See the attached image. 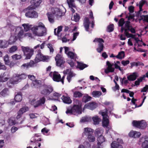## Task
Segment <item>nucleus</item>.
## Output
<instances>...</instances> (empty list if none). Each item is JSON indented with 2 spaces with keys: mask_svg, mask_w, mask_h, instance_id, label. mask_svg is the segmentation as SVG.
Here are the masks:
<instances>
[{
  "mask_svg": "<svg viewBox=\"0 0 148 148\" xmlns=\"http://www.w3.org/2000/svg\"><path fill=\"white\" fill-rule=\"evenodd\" d=\"M42 89L40 92V93L45 96H48L53 90L52 86L50 85L44 84L42 85Z\"/></svg>",
  "mask_w": 148,
  "mask_h": 148,
  "instance_id": "f257e3e1",
  "label": "nucleus"
},
{
  "mask_svg": "<svg viewBox=\"0 0 148 148\" xmlns=\"http://www.w3.org/2000/svg\"><path fill=\"white\" fill-rule=\"evenodd\" d=\"M21 49L24 53V56L25 57V59H29L34 53V50L30 49L28 47H21Z\"/></svg>",
  "mask_w": 148,
  "mask_h": 148,
  "instance_id": "f03ea898",
  "label": "nucleus"
},
{
  "mask_svg": "<svg viewBox=\"0 0 148 148\" xmlns=\"http://www.w3.org/2000/svg\"><path fill=\"white\" fill-rule=\"evenodd\" d=\"M33 7L29 6L27 8L28 10L25 14V16L28 18H36L38 16V13L33 9H34Z\"/></svg>",
  "mask_w": 148,
  "mask_h": 148,
  "instance_id": "7ed1b4c3",
  "label": "nucleus"
},
{
  "mask_svg": "<svg viewBox=\"0 0 148 148\" xmlns=\"http://www.w3.org/2000/svg\"><path fill=\"white\" fill-rule=\"evenodd\" d=\"M93 42H97L99 43L98 47L97 48L96 50L98 52L101 53L103 51L104 47L103 43L104 42V40L101 38H95L93 40Z\"/></svg>",
  "mask_w": 148,
  "mask_h": 148,
  "instance_id": "20e7f679",
  "label": "nucleus"
},
{
  "mask_svg": "<svg viewBox=\"0 0 148 148\" xmlns=\"http://www.w3.org/2000/svg\"><path fill=\"white\" fill-rule=\"evenodd\" d=\"M49 76L52 78L53 81L59 82L60 79V75L58 72L54 71L51 72L49 74Z\"/></svg>",
  "mask_w": 148,
  "mask_h": 148,
  "instance_id": "39448f33",
  "label": "nucleus"
},
{
  "mask_svg": "<svg viewBox=\"0 0 148 148\" xmlns=\"http://www.w3.org/2000/svg\"><path fill=\"white\" fill-rule=\"evenodd\" d=\"M55 60L56 61V65L58 66L62 67V65H63L65 62L63 60V58L59 54L56 55Z\"/></svg>",
  "mask_w": 148,
  "mask_h": 148,
  "instance_id": "423d86ee",
  "label": "nucleus"
},
{
  "mask_svg": "<svg viewBox=\"0 0 148 148\" xmlns=\"http://www.w3.org/2000/svg\"><path fill=\"white\" fill-rule=\"evenodd\" d=\"M84 25L86 31L88 32L89 33H91L92 30L89 29V27L90 22L89 18L87 17H86L84 18Z\"/></svg>",
  "mask_w": 148,
  "mask_h": 148,
  "instance_id": "0eeeda50",
  "label": "nucleus"
},
{
  "mask_svg": "<svg viewBox=\"0 0 148 148\" xmlns=\"http://www.w3.org/2000/svg\"><path fill=\"white\" fill-rule=\"evenodd\" d=\"M94 132V130L88 127L85 128L84 129V132L82 134V137L86 138V137L89 135L92 134Z\"/></svg>",
  "mask_w": 148,
  "mask_h": 148,
  "instance_id": "6e6552de",
  "label": "nucleus"
},
{
  "mask_svg": "<svg viewBox=\"0 0 148 148\" xmlns=\"http://www.w3.org/2000/svg\"><path fill=\"white\" fill-rule=\"evenodd\" d=\"M14 29H15L14 34L17 35L18 39L21 38L24 33L23 29L22 27L18 26L15 27Z\"/></svg>",
  "mask_w": 148,
  "mask_h": 148,
  "instance_id": "1a4fd4ad",
  "label": "nucleus"
},
{
  "mask_svg": "<svg viewBox=\"0 0 148 148\" xmlns=\"http://www.w3.org/2000/svg\"><path fill=\"white\" fill-rule=\"evenodd\" d=\"M97 106V103L95 102H90L86 104L83 108V110L85 109H88L91 110L95 109Z\"/></svg>",
  "mask_w": 148,
  "mask_h": 148,
  "instance_id": "9d476101",
  "label": "nucleus"
},
{
  "mask_svg": "<svg viewBox=\"0 0 148 148\" xmlns=\"http://www.w3.org/2000/svg\"><path fill=\"white\" fill-rule=\"evenodd\" d=\"M29 108L27 107H24L21 108L17 112V115L16 116V119H20L22 116L23 114L27 111L28 110Z\"/></svg>",
  "mask_w": 148,
  "mask_h": 148,
  "instance_id": "9b49d317",
  "label": "nucleus"
},
{
  "mask_svg": "<svg viewBox=\"0 0 148 148\" xmlns=\"http://www.w3.org/2000/svg\"><path fill=\"white\" fill-rule=\"evenodd\" d=\"M72 108L73 110V114L77 115L82 114V107H81V106L79 107L73 106Z\"/></svg>",
  "mask_w": 148,
  "mask_h": 148,
  "instance_id": "f8f14e48",
  "label": "nucleus"
},
{
  "mask_svg": "<svg viewBox=\"0 0 148 148\" xmlns=\"http://www.w3.org/2000/svg\"><path fill=\"white\" fill-rule=\"evenodd\" d=\"M26 77V75L24 73H23L21 75L17 74L15 78L17 80H14V83L16 84L18 82H20L21 80L25 79Z\"/></svg>",
  "mask_w": 148,
  "mask_h": 148,
  "instance_id": "ddd939ff",
  "label": "nucleus"
},
{
  "mask_svg": "<svg viewBox=\"0 0 148 148\" xmlns=\"http://www.w3.org/2000/svg\"><path fill=\"white\" fill-rule=\"evenodd\" d=\"M52 12L55 16L57 17H61L62 16L63 13L61 10L58 8H55L52 9Z\"/></svg>",
  "mask_w": 148,
  "mask_h": 148,
  "instance_id": "4468645a",
  "label": "nucleus"
},
{
  "mask_svg": "<svg viewBox=\"0 0 148 148\" xmlns=\"http://www.w3.org/2000/svg\"><path fill=\"white\" fill-rule=\"evenodd\" d=\"M32 85L35 88H39L42 86L41 81L39 80L36 79L32 81Z\"/></svg>",
  "mask_w": 148,
  "mask_h": 148,
  "instance_id": "2eb2a0df",
  "label": "nucleus"
},
{
  "mask_svg": "<svg viewBox=\"0 0 148 148\" xmlns=\"http://www.w3.org/2000/svg\"><path fill=\"white\" fill-rule=\"evenodd\" d=\"M38 26L39 28H41L44 29V30L45 32L42 31L41 32V33H37L38 34H37V35L39 36H42L44 35H45L46 34V29L45 27L44 24L41 22H39L38 23Z\"/></svg>",
  "mask_w": 148,
  "mask_h": 148,
  "instance_id": "dca6fc26",
  "label": "nucleus"
},
{
  "mask_svg": "<svg viewBox=\"0 0 148 148\" xmlns=\"http://www.w3.org/2000/svg\"><path fill=\"white\" fill-rule=\"evenodd\" d=\"M43 55L41 52V50L40 49L38 50V53L36 54V58L34 59V61L35 64L41 61L42 57Z\"/></svg>",
  "mask_w": 148,
  "mask_h": 148,
  "instance_id": "f3484780",
  "label": "nucleus"
},
{
  "mask_svg": "<svg viewBox=\"0 0 148 148\" xmlns=\"http://www.w3.org/2000/svg\"><path fill=\"white\" fill-rule=\"evenodd\" d=\"M138 75L137 73L135 72L132 74L128 75L127 78L128 80L130 81H134L138 77Z\"/></svg>",
  "mask_w": 148,
  "mask_h": 148,
  "instance_id": "a211bd4d",
  "label": "nucleus"
},
{
  "mask_svg": "<svg viewBox=\"0 0 148 148\" xmlns=\"http://www.w3.org/2000/svg\"><path fill=\"white\" fill-rule=\"evenodd\" d=\"M35 64V62L31 60L29 62L23 64L21 66V67L23 69H27L29 67L33 66Z\"/></svg>",
  "mask_w": 148,
  "mask_h": 148,
  "instance_id": "6ab92c4d",
  "label": "nucleus"
},
{
  "mask_svg": "<svg viewBox=\"0 0 148 148\" xmlns=\"http://www.w3.org/2000/svg\"><path fill=\"white\" fill-rule=\"evenodd\" d=\"M77 64L76 68L79 69L80 70H83L84 68H86L88 66V65L83 63V62H79L78 61L77 62Z\"/></svg>",
  "mask_w": 148,
  "mask_h": 148,
  "instance_id": "aec40b11",
  "label": "nucleus"
},
{
  "mask_svg": "<svg viewBox=\"0 0 148 148\" xmlns=\"http://www.w3.org/2000/svg\"><path fill=\"white\" fill-rule=\"evenodd\" d=\"M63 102L65 103L70 104L72 103V100L70 97L63 95L61 97Z\"/></svg>",
  "mask_w": 148,
  "mask_h": 148,
  "instance_id": "412c9836",
  "label": "nucleus"
},
{
  "mask_svg": "<svg viewBox=\"0 0 148 148\" xmlns=\"http://www.w3.org/2000/svg\"><path fill=\"white\" fill-rule=\"evenodd\" d=\"M22 99V93L20 92H17L16 94L15 95L14 98V99L16 102H19Z\"/></svg>",
  "mask_w": 148,
  "mask_h": 148,
  "instance_id": "4be33fe9",
  "label": "nucleus"
},
{
  "mask_svg": "<svg viewBox=\"0 0 148 148\" xmlns=\"http://www.w3.org/2000/svg\"><path fill=\"white\" fill-rule=\"evenodd\" d=\"M67 55L71 59L75 60H76L77 59H78V56L77 54L73 52L69 51L68 52Z\"/></svg>",
  "mask_w": 148,
  "mask_h": 148,
  "instance_id": "5701e85b",
  "label": "nucleus"
},
{
  "mask_svg": "<svg viewBox=\"0 0 148 148\" xmlns=\"http://www.w3.org/2000/svg\"><path fill=\"white\" fill-rule=\"evenodd\" d=\"M8 41L5 40H0V48L4 49L8 46Z\"/></svg>",
  "mask_w": 148,
  "mask_h": 148,
  "instance_id": "b1692460",
  "label": "nucleus"
},
{
  "mask_svg": "<svg viewBox=\"0 0 148 148\" xmlns=\"http://www.w3.org/2000/svg\"><path fill=\"white\" fill-rule=\"evenodd\" d=\"M47 14L50 22L51 23H53L54 22V16H55L53 13L52 12H48Z\"/></svg>",
  "mask_w": 148,
  "mask_h": 148,
  "instance_id": "393cba45",
  "label": "nucleus"
},
{
  "mask_svg": "<svg viewBox=\"0 0 148 148\" xmlns=\"http://www.w3.org/2000/svg\"><path fill=\"white\" fill-rule=\"evenodd\" d=\"M111 148H122V146L118 142L114 141L111 145Z\"/></svg>",
  "mask_w": 148,
  "mask_h": 148,
  "instance_id": "a878e982",
  "label": "nucleus"
},
{
  "mask_svg": "<svg viewBox=\"0 0 148 148\" xmlns=\"http://www.w3.org/2000/svg\"><path fill=\"white\" fill-rule=\"evenodd\" d=\"M102 123V126L104 127L111 126L109 125V121L108 118H103Z\"/></svg>",
  "mask_w": 148,
  "mask_h": 148,
  "instance_id": "bb28decb",
  "label": "nucleus"
},
{
  "mask_svg": "<svg viewBox=\"0 0 148 148\" xmlns=\"http://www.w3.org/2000/svg\"><path fill=\"white\" fill-rule=\"evenodd\" d=\"M97 145L99 146L101 145V143L105 141V139L104 137L101 134L99 136H98L97 139Z\"/></svg>",
  "mask_w": 148,
  "mask_h": 148,
  "instance_id": "cd10ccee",
  "label": "nucleus"
},
{
  "mask_svg": "<svg viewBox=\"0 0 148 148\" xmlns=\"http://www.w3.org/2000/svg\"><path fill=\"white\" fill-rule=\"evenodd\" d=\"M5 76L6 74L5 73H1L0 75V82H3L7 81L9 78Z\"/></svg>",
  "mask_w": 148,
  "mask_h": 148,
  "instance_id": "c85d7f7f",
  "label": "nucleus"
},
{
  "mask_svg": "<svg viewBox=\"0 0 148 148\" xmlns=\"http://www.w3.org/2000/svg\"><path fill=\"white\" fill-rule=\"evenodd\" d=\"M17 37L15 36H11L8 41V45L13 44L17 40Z\"/></svg>",
  "mask_w": 148,
  "mask_h": 148,
  "instance_id": "c756f323",
  "label": "nucleus"
},
{
  "mask_svg": "<svg viewBox=\"0 0 148 148\" xmlns=\"http://www.w3.org/2000/svg\"><path fill=\"white\" fill-rule=\"evenodd\" d=\"M103 110H104V111H103L101 110L99 112V113L102 116H103V118H108V109L106 108Z\"/></svg>",
  "mask_w": 148,
  "mask_h": 148,
  "instance_id": "7c9ffc66",
  "label": "nucleus"
},
{
  "mask_svg": "<svg viewBox=\"0 0 148 148\" xmlns=\"http://www.w3.org/2000/svg\"><path fill=\"white\" fill-rule=\"evenodd\" d=\"M92 97L89 96L88 94H86L83 96L82 101L83 102L86 103L91 99Z\"/></svg>",
  "mask_w": 148,
  "mask_h": 148,
  "instance_id": "2f4dec72",
  "label": "nucleus"
},
{
  "mask_svg": "<svg viewBox=\"0 0 148 148\" xmlns=\"http://www.w3.org/2000/svg\"><path fill=\"white\" fill-rule=\"evenodd\" d=\"M9 91L8 88H5L0 92V94L3 97H5L9 95Z\"/></svg>",
  "mask_w": 148,
  "mask_h": 148,
  "instance_id": "473e14b6",
  "label": "nucleus"
},
{
  "mask_svg": "<svg viewBox=\"0 0 148 148\" xmlns=\"http://www.w3.org/2000/svg\"><path fill=\"white\" fill-rule=\"evenodd\" d=\"M140 126H139V129H143L145 128L147 126V124L145 121L144 120H142L140 121Z\"/></svg>",
  "mask_w": 148,
  "mask_h": 148,
  "instance_id": "72a5a7b5",
  "label": "nucleus"
},
{
  "mask_svg": "<svg viewBox=\"0 0 148 148\" xmlns=\"http://www.w3.org/2000/svg\"><path fill=\"white\" fill-rule=\"evenodd\" d=\"M102 95L101 92L99 91H93L92 92L93 97H99Z\"/></svg>",
  "mask_w": 148,
  "mask_h": 148,
  "instance_id": "f704fd0d",
  "label": "nucleus"
},
{
  "mask_svg": "<svg viewBox=\"0 0 148 148\" xmlns=\"http://www.w3.org/2000/svg\"><path fill=\"white\" fill-rule=\"evenodd\" d=\"M92 119L94 122V124L95 125H97L101 121V119L99 118L97 116L93 117L92 118Z\"/></svg>",
  "mask_w": 148,
  "mask_h": 148,
  "instance_id": "c9c22d12",
  "label": "nucleus"
},
{
  "mask_svg": "<svg viewBox=\"0 0 148 148\" xmlns=\"http://www.w3.org/2000/svg\"><path fill=\"white\" fill-rule=\"evenodd\" d=\"M41 0H32L30 2L31 4L35 6H38L41 2Z\"/></svg>",
  "mask_w": 148,
  "mask_h": 148,
  "instance_id": "e433bc0d",
  "label": "nucleus"
},
{
  "mask_svg": "<svg viewBox=\"0 0 148 148\" xmlns=\"http://www.w3.org/2000/svg\"><path fill=\"white\" fill-rule=\"evenodd\" d=\"M125 52L123 51L119 52L118 54L115 57L119 59H122L125 57Z\"/></svg>",
  "mask_w": 148,
  "mask_h": 148,
  "instance_id": "4c0bfd02",
  "label": "nucleus"
},
{
  "mask_svg": "<svg viewBox=\"0 0 148 148\" xmlns=\"http://www.w3.org/2000/svg\"><path fill=\"white\" fill-rule=\"evenodd\" d=\"M81 106V107L82 106V103L80 101L76 99H74L73 100V106Z\"/></svg>",
  "mask_w": 148,
  "mask_h": 148,
  "instance_id": "58836bf2",
  "label": "nucleus"
},
{
  "mask_svg": "<svg viewBox=\"0 0 148 148\" xmlns=\"http://www.w3.org/2000/svg\"><path fill=\"white\" fill-rule=\"evenodd\" d=\"M140 18L139 19L140 21L143 20V21L148 23V15H140Z\"/></svg>",
  "mask_w": 148,
  "mask_h": 148,
  "instance_id": "ea45409f",
  "label": "nucleus"
},
{
  "mask_svg": "<svg viewBox=\"0 0 148 148\" xmlns=\"http://www.w3.org/2000/svg\"><path fill=\"white\" fill-rule=\"evenodd\" d=\"M83 94L78 91H76L73 93V97L75 98H80L82 97Z\"/></svg>",
  "mask_w": 148,
  "mask_h": 148,
  "instance_id": "a19ab883",
  "label": "nucleus"
},
{
  "mask_svg": "<svg viewBox=\"0 0 148 148\" xmlns=\"http://www.w3.org/2000/svg\"><path fill=\"white\" fill-rule=\"evenodd\" d=\"M140 121L133 120L132 122V124L134 127L139 128L140 126Z\"/></svg>",
  "mask_w": 148,
  "mask_h": 148,
  "instance_id": "79ce46f5",
  "label": "nucleus"
},
{
  "mask_svg": "<svg viewBox=\"0 0 148 148\" xmlns=\"http://www.w3.org/2000/svg\"><path fill=\"white\" fill-rule=\"evenodd\" d=\"M91 119V118L87 116L83 117L80 120V122L84 123L86 122L89 121Z\"/></svg>",
  "mask_w": 148,
  "mask_h": 148,
  "instance_id": "37998d69",
  "label": "nucleus"
},
{
  "mask_svg": "<svg viewBox=\"0 0 148 148\" xmlns=\"http://www.w3.org/2000/svg\"><path fill=\"white\" fill-rule=\"evenodd\" d=\"M3 60L6 65H9L10 61L9 60V57L8 55H6L4 57Z\"/></svg>",
  "mask_w": 148,
  "mask_h": 148,
  "instance_id": "c03bdc74",
  "label": "nucleus"
},
{
  "mask_svg": "<svg viewBox=\"0 0 148 148\" xmlns=\"http://www.w3.org/2000/svg\"><path fill=\"white\" fill-rule=\"evenodd\" d=\"M92 135V134L89 135L86 137L88 138V140L90 142H93L95 140V137Z\"/></svg>",
  "mask_w": 148,
  "mask_h": 148,
  "instance_id": "a18cd8bd",
  "label": "nucleus"
},
{
  "mask_svg": "<svg viewBox=\"0 0 148 148\" xmlns=\"http://www.w3.org/2000/svg\"><path fill=\"white\" fill-rule=\"evenodd\" d=\"M45 101L46 99L44 97H43L42 98H40L39 100H38L37 101L41 106L45 103Z\"/></svg>",
  "mask_w": 148,
  "mask_h": 148,
  "instance_id": "49530a36",
  "label": "nucleus"
},
{
  "mask_svg": "<svg viewBox=\"0 0 148 148\" xmlns=\"http://www.w3.org/2000/svg\"><path fill=\"white\" fill-rule=\"evenodd\" d=\"M17 49V47L16 46H13L10 49L9 52L10 53L14 52L16 51Z\"/></svg>",
  "mask_w": 148,
  "mask_h": 148,
  "instance_id": "de8ad7c7",
  "label": "nucleus"
},
{
  "mask_svg": "<svg viewBox=\"0 0 148 148\" xmlns=\"http://www.w3.org/2000/svg\"><path fill=\"white\" fill-rule=\"evenodd\" d=\"M125 23V19L122 18L120 19L118 22V25L119 27L123 26V25Z\"/></svg>",
  "mask_w": 148,
  "mask_h": 148,
  "instance_id": "09e8293b",
  "label": "nucleus"
},
{
  "mask_svg": "<svg viewBox=\"0 0 148 148\" xmlns=\"http://www.w3.org/2000/svg\"><path fill=\"white\" fill-rule=\"evenodd\" d=\"M142 148H148V140H145L142 145Z\"/></svg>",
  "mask_w": 148,
  "mask_h": 148,
  "instance_id": "8fccbe9b",
  "label": "nucleus"
},
{
  "mask_svg": "<svg viewBox=\"0 0 148 148\" xmlns=\"http://www.w3.org/2000/svg\"><path fill=\"white\" fill-rule=\"evenodd\" d=\"M12 58L14 60H17L20 59L21 58V56L20 55H18L17 54H15L12 56Z\"/></svg>",
  "mask_w": 148,
  "mask_h": 148,
  "instance_id": "3c124183",
  "label": "nucleus"
},
{
  "mask_svg": "<svg viewBox=\"0 0 148 148\" xmlns=\"http://www.w3.org/2000/svg\"><path fill=\"white\" fill-rule=\"evenodd\" d=\"M114 25L111 24L109 25L107 27L108 32H112L114 30Z\"/></svg>",
  "mask_w": 148,
  "mask_h": 148,
  "instance_id": "603ef678",
  "label": "nucleus"
},
{
  "mask_svg": "<svg viewBox=\"0 0 148 148\" xmlns=\"http://www.w3.org/2000/svg\"><path fill=\"white\" fill-rule=\"evenodd\" d=\"M22 26L24 27L25 30L26 32L29 30L30 29V27L28 24H23Z\"/></svg>",
  "mask_w": 148,
  "mask_h": 148,
  "instance_id": "864d4df0",
  "label": "nucleus"
},
{
  "mask_svg": "<svg viewBox=\"0 0 148 148\" xmlns=\"http://www.w3.org/2000/svg\"><path fill=\"white\" fill-rule=\"evenodd\" d=\"M73 18V20L76 22H77L79 21L80 17L78 14L76 13L75 15H74Z\"/></svg>",
  "mask_w": 148,
  "mask_h": 148,
  "instance_id": "5fc2aeb1",
  "label": "nucleus"
},
{
  "mask_svg": "<svg viewBox=\"0 0 148 148\" xmlns=\"http://www.w3.org/2000/svg\"><path fill=\"white\" fill-rule=\"evenodd\" d=\"M131 22L130 21H126L125 23V25L126 28L129 29V28L132 27V26L130 25Z\"/></svg>",
  "mask_w": 148,
  "mask_h": 148,
  "instance_id": "6e6d98bb",
  "label": "nucleus"
},
{
  "mask_svg": "<svg viewBox=\"0 0 148 148\" xmlns=\"http://www.w3.org/2000/svg\"><path fill=\"white\" fill-rule=\"evenodd\" d=\"M130 34L131 36H129V37H131L132 38L136 40V43H138L139 41H140V40L138 39V38H136L135 37V35H133L132 34Z\"/></svg>",
  "mask_w": 148,
  "mask_h": 148,
  "instance_id": "4d7b16f0",
  "label": "nucleus"
},
{
  "mask_svg": "<svg viewBox=\"0 0 148 148\" xmlns=\"http://www.w3.org/2000/svg\"><path fill=\"white\" fill-rule=\"evenodd\" d=\"M134 7L133 6H130L128 8V9L129 11V14L132 13L134 12Z\"/></svg>",
  "mask_w": 148,
  "mask_h": 148,
  "instance_id": "13d9d810",
  "label": "nucleus"
},
{
  "mask_svg": "<svg viewBox=\"0 0 148 148\" xmlns=\"http://www.w3.org/2000/svg\"><path fill=\"white\" fill-rule=\"evenodd\" d=\"M134 134V138H139L141 135V133L140 132H136V131H135Z\"/></svg>",
  "mask_w": 148,
  "mask_h": 148,
  "instance_id": "bf43d9fd",
  "label": "nucleus"
},
{
  "mask_svg": "<svg viewBox=\"0 0 148 148\" xmlns=\"http://www.w3.org/2000/svg\"><path fill=\"white\" fill-rule=\"evenodd\" d=\"M130 62L129 60H123L121 62V63L123 66H125L129 64Z\"/></svg>",
  "mask_w": 148,
  "mask_h": 148,
  "instance_id": "052dcab7",
  "label": "nucleus"
},
{
  "mask_svg": "<svg viewBox=\"0 0 148 148\" xmlns=\"http://www.w3.org/2000/svg\"><path fill=\"white\" fill-rule=\"evenodd\" d=\"M8 122L9 124L11 126L14 125L15 124V121H14L10 119H8Z\"/></svg>",
  "mask_w": 148,
  "mask_h": 148,
  "instance_id": "680f3d73",
  "label": "nucleus"
},
{
  "mask_svg": "<svg viewBox=\"0 0 148 148\" xmlns=\"http://www.w3.org/2000/svg\"><path fill=\"white\" fill-rule=\"evenodd\" d=\"M148 91V85H145L144 86L141 90V92H145Z\"/></svg>",
  "mask_w": 148,
  "mask_h": 148,
  "instance_id": "e2e57ef3",
  "label": "nucleus"
},
{
  "mask_svg": "<svg viewBox=\"0 0 148 148\" xmlns=\"http://www.w3.org/2000/svg\"><path fill=\"white\" fill-rule=\"evenodd\" d=\"M67 62L70 65L71 67H73L75 66V63L71 60H68Z\"/></svg>",
  "mask_w": 148,
  "mask_h": 148,
  "instance_id": "0e129e2a",
  "label": "nucleus"
},
{
  "mask_svg": "<svg viewBox=\"0 0 148 148\" xmlns=\"http://www.w3.org/2000/svg\"><path fill=\"white\" fill-rule=\"evenodd\" d=\"M6 69V66L0 62V70H5Z\"/></svg>",
  "mask_w": 148,
  "mask_h": 148,
  "instance_id": "69168bd1",
  "label": "nucleus"
},
{
  "mask_svg": "<svg viewBox=\"0 0 148 148\" xmlns=\"http://www.w3.org/2000/svg\"><path fill=\"white\" fill-rule=\"evenodd\" d=\"M79 32H77L73 33V36L72 39L73 41H74L76 39L77 36L79 35Z\"/></svg>",
  "mask_w": 148,
  "mask_h": 148,
  "instance_id": "338daca9",
  "label": "nucleus"
},
{
  "mask_svg": "<svg viewBox=\"0 0 148 148\" xmlns=\"http://www.w3.org/2000/svg\"><path fill=\"white\" fill-rule=\"evenodd\" d=\"M67 3L69 5V7L70 8H76V6L75 5L73 4L72 3H69L68 0H67Z\"/></svg>",
  "mask_w": 148,
  "mask_h": 148,
  "instance_id": "774afa93",
  "label": "nucleus"
}]
</instances>
